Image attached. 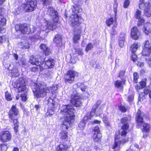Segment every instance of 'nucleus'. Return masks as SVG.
<instances>
[{
  "label": "nucleus",
  "mask_w": 151,
  "mask_h": 151,
  "mask_svg": "<svg viewBox=\"0 0 151 151\" xmlns=\"http://www.w3.org/2000/svg\"><path fill=\"white\" fill-rule=\"evenodd\" d=\"M47 14L50 16L51 20L48 19L45 20L43 25H41L40 28H38L37 29L38 31L40 30L42 31H45L47 29L53 30L57 27V22L59 18L58 13L56 12L53 8L51 7L49 8Z\"/></svg>",
  "instance_id": "1"
},
{
  "label": "nucleus",
  "mask_w": 151,
  "mask_h": 151,
  "mask_svg": "<svg viewBox=\"0 0 151 151\" xmlns=\"http://www.w3.org/2000/svg\"><path fill=\"white\" fill-rule=\"evenodd\" d=\"M60 113L65 116L64 121L62 124V127L63 129H67L70 124L74 121L75 116V110L73 107L69 105L62 106L60 108Z\"/></svg>",
  "instance_id": "2"
},
{
  "label": "nucleus",
  "mask_w": 151,
  "mask_h": 151,
  "mask_svg": "<svg viewBox=\"0 0 151 151\" xmlns=\"http://www.w3.org/2000/svg\"><path fill=\"white\" fill-rule=\"evenodd\" d=\"M45 60V57L44 56H41L40 55L32 56L30 57L29 62L33 65H35L37 66H39L40 71H42L45 68H52L53 67L54 64L53 59L50 58L47 60L45 63V65L44 66V67L43 64Z\"/></svg>",
  "instance_id": "3"
},
{
  "label": "nucleus",
  "mask_w": 151,
  "mask_h": 151,
  "mask_svg": "<svg viewBox=\"0 0 151 151\" xmlns=\"http://www.w3.org/2000/svg\"><path fill=\"white\" fill-rule=\"evenodd\" d=\"M35 88L32 91L34 92V95L37 98L43 97L47 93L50 92V90L52 93L55 92L57 89V86L48 87L41 83L35 84Z\"/></svg>",
  "instance_id": "4"
},
{
  "label": "nucleus",
  "mask_w": 151,
  "mask_h": 151,
  "mask_svg": "<svg viewBox=\"0 0 151 151\" xmlns=\"http://www.w3.org/2000/svg\"><path fill=\"white\" fill-rule=\"evenodd\" d=\"M144 115V113H141L140 111L139 110L137 112L136 118L137 125L136 127L138 128H141L143 132L149 133L150 130V126L148 124L144 122L142 117Z\"/></svg>",
  "instance_id": "5"
},
{
  "label": "nucleus",
  "mask_w": 151,
  "mask_h": 151,
  "mask_svg": "<svg viewBox=\"0 0 151 151\" xmlns=\"http://www.w3.org/2000/svg\"><path fill=\"white\" fill-rule=\"evenodd\" d=\"M82 16L79 14L72 15L70 17L69 23L73 27H78L81 24Z\"/></svg>",
  "instance_id": "6"
},
{
  "label": "nucleus",
  "mask_w": 151,
  "mask_h": 151,
  "mask_svg": "<svg viewBox=\"0 0 151 151\" xmlns=\"http://www.w3.org/2000/svg\"><path fill=\"white\" fill-rule=\"evenodd\" d=\"M79 74L73 70H70L65 76V81L66 83L71 84L74 81V78L78 76Z\"/></svg>",
  "instance_id": "7"
},
{
  "label": "nucleus",
  "mask_w": 151,
  "mask_h": 151,
  "mask_svg": "<svg viewBox=\"0 0 151 151\" xmlns=\"http://www.w3.org/2000/svg\"><path fill=\"white\" fill-rule=\"evenodd\" d=\"M74 93L71 96V102L76 107L80 106L82 104L81 95L78 93H77L76 92Z\"/></svg>",
  "instance_id": "8"
},
{
  "label": "nucleus",
  "mask_w": 151,
  "mask_h": 151,
  "mask_svg": "<svg viewBox=\"0 0 151 151\" xmlns=\"http://www.w3.org/2000/svg\"><path fill=\"white\" fill-rule=\"evenodd\" d=\"M12 135L8 131H3L0 133V140L3 142L9 141L11 139Z\"/></svg>",
  "instance_id": "9"
},
{
  "label": "nucleus",
  "mask_w": 151,
  "mask_h": 151,
  "mask_svg": "<svg viewBox=\"0 0 151 151\" xmlns=\"http://www.w3.org/2000/svg\"><path fill=\"white\" fill-rule=\"evenodd\" d=\"M47 105L49 107L47 112L46 113V116H51L54 113V104L53 100L50 98L47 99Z\"/></svg>",
  "instance_id": "10"
},
{
  "label": "nucleus",
  "mask_w": 151,
  "mask_h": 151,
  "mask_svg": "<svg viewBox=\"0 0 151 151\" xmlns=\"http://www.w3.org/2000/svg\"><path fill=\"white\" fill-rule=\"evenodd\" d=\"M15 29L17 31H19L21 34H26L28 30L27 24L25 23L21 24H16L15 26Z\"/></svg>",
  "instance_id": "11"
},
{
  "label": "nucleus",
  "mask_w": 151,
  "mask_h": 151,
  "mask_svg": "<svg viewBox=\"0 0 151 151\" xmlns=\"http://www.w3.org/2000/svg\"><path fill=\"white\" fill-rule=\"evenodd\" d=\"M119 135H117L116 134L115 136L114 144L112 147V148L113 149H115L116 148H118L120 147L121 144L122 143L123 144L124 143L128 141L127 139H124L122 140V142L120 139H119Z\"/></svg>",
  "instance_id": "12"
},
{
  "label": "nucleus",
  "mask_w": 151,
  "mask_h": 151,
  "mask_svg": "<svg viewBox=\"0 0 151 151\" xmlns=\"http://www.w3.org/2000/svg\"><path fill=\"white\" fill-rule=\"evenodd\" d=\"M131 35L132 39L137 40L140 35V32L136 27H133L131 29Z\"/></svg>",
  "instance_id": "13"
},
{
  "label": "nucleus",
  "mask_w": 151,
  "mask_h": 151,
  "mask_svg": "<svg viewBox=\"0 0 151 151\" xmlns=\"http://www.w3.org/2000/svg\"><path fill=\"white\" fill-rule=\"evenodd\" d=\"M102 109L100 108L97 111L96 114V116H99V117H102L103 121L104 122L105 125L107 126H109L110 124L108 121V119L106 115L104 116V114H102Z\"/></svg>",
  "instance_id": "14"
},
{
  "label": "nucleus",
  "mask_w": 151,
  "mask_h": 151,
  "mask_svg": "<svg viewBox=\"0 0 151 151\" xmlns=\"http://www.w3.org/2000/svg\"><path fill=\"white\" fill-rule=\"evenodd\" d=\"M82 11L81 6L76 4H75L72 6L70 10V12L72 14V15L73 14H78L77 13L80 12Z\"/></svg>",
  "instance_id": "15"
},
{
  "label": "nucleus",
  "mask_w": 151,
  "mask_h": 151,
  "mask_svg": "<svg viewBox=\"0 0 151 151\" xmlns=\"http://www.w3.org/2000/svg\"><path fill=\"white\" fill-rule=\"evenodd\" d=\"M19 113L18 109L15 106H13L9 112V116L11 119H13Z\"/></svg>",
  "instance_id": "16"
},
{
  "label": "nucleus",
  "mask_w": 151,
  "mask_h": 151,
  "mask_svg": "<svg viewBox=\"0 0 151 151\" xmlns=\"http://www.w3.org/2000/svg\"><path fill=\"white\" fill-rule=\"evenodd\" d=\"M141 12L139 10H137L136 12L135 17L137 19H138V25H139L145 22L144 19L142 17H141Z\"/></svg>",
  "instance_id": "17"
},
{
  "label": "nucleus",
  "mask_w": 151,
  "mask_h": 151,
  "mask_svg": "<svg viewBox=\"0 0 151 151\" xmlns=\"http://www.w3.org/2000/svg\"><path fill=\"white\" fill-rule=\"evenodd\" d=\"M144 14L147 17H150L151 16V10L150 9V3L149 2H147L144 4Z\"/></svg>",
  "instance_id": "18"
},
{
  "label": "nucleus",
  "mask_w": 151,
  "mask_h": 151,
  "mask_svg": "<svg viewBox=\"0 0 151 151\" xmlns=\"http://www.w3.org/2000/svg\"><path fill=\"white\" fill-rule=\"evenodd\" d=\"M40 48L41 50L43 51L45 55H48L51 53L50 48L45 44L43 43L41 44L40 46Z\"/></svg>",
  "instance_id": "19"
},
{
  "label": "nucleus",
  "mask_w": 151,
  "mask_h": 151,
  "mask_svg": "<svg viewBox=\"0 0 151 151\" xmlns=\"http://www.w3.org/2000/svg\"><path fill=\"white\" fill-rule=\"evenodd\" d=\"M24 81H22L18 83V87L15 90L16 92L19 93L25 90L26 88L24 85Z\"/></svg>",
  "instance_id": "20"
},
{
  "label": "nucleus",
  "mask_w": 151,
  "mask_h": 151,
  "mask_svg": "<svg viewBox=\"0 0 151 151\" xmlns=\"http://www.w3.org/2000/svg\"><path fill=\"white\" fill-rule=\"evenodd\" d=\"M121 122L124 124L122 126V129H128L129 127L128 124V121L127 117H124L121 119Z\"/></svg>",
  "instance_id": "21"
},
{
  "label": "nucleus",
  "mask_w": 151,
  "mask_h": 151,
  "mask_svg": "<svg viewBox=\"0 0 151 151\" xmlns=\"http://www.w3.org/2000/svg\"><path fill=\"white\" fill-rule=\"evenodd\" d=\"M143 31L146 35H149L151 33V24L150 23H146L144 25Z\"/></svg>",
  "instance_id": "22"
},
{
  "label": "nucleus",
  "mask_w": 151,
  "mask_h": 151,
  "mask_svg": "<svg viewBox=\"0 0 151 151\" xmlns=\"http://www.w3.org/2000/svg\"><path fill=\"white\" fill-rule=\"evenodd\" d=\"M101 103V101H98L96 104L94 105L93 106L90 114H90L89 116L91 117V119L92 117L95 115L96 109L97 108L98 106Z\"/></svg>",
  "instance_id": "23"
},
{
  "label": "nucleus",
  "mask_w": 151,
  "mask_h": 151,
  "mask_svg": "<svg viewBox=\"0 0 151 151\" xmlns=\"http://www.w3.org/2000/svg\"><path fill=\"white\" fill-rule=\"evenodd\" d=\"M61 36L58 35H56L54 39V41L58 46H61L62 45Z\"/></svg>",
  "instance_id": "24"
},
{
  "label": "nucleus",
  "mask_w": 151,
  "mask_h": 151,
  "mask_svg": "<svg viewBox=\"0 0 151 151\" xmlns=\"http://www.w3.org/2000/svg\"><path fill=\"white\" fill-rule=\"evenodd\" d=\"M36 5L37 1L35 0L29 2V12L33 11L36 7Z\"/></svg>",
  "instance_id": "25"
},
{
  "label": "nucleus",
  "mask_w": 151,
  "mask_h": 151,
  "mask_svg": "<svg viewBox=\"0 0 151 151\" xmlns=\"http://www.w3.org/2000/svg\"><path fill=\"white\" fill-rule=\"evenodd\" d=\"M2 10L3 9L0 7V26L2 27L5 25L6 23V19L2 14Z\"/></svg>",
  "instance_id": "26"
},
{
  "label": "nucleus",
  "mask_w": 151,
  "mask_h": 151,
  "mask_svg": "<svg viewBox=\"0 0 151 151\" xmlns=\"http://www.w3.org/2000/svg\"><path fill=\"white\" fill-rule=\"evenodd\" d=\"M70 144L66 145L65 143L62 144H60L58 147L57 150L58 151H62L66 150L70 146Z\"/></svg>",
  "instance_id": "27"
},
{
  "label": "nucleus",
  "mask_w": 151,
  "mask_h": 151,
  "mask_svg": "<svg viewBox=\"0 0 151 151\" xmlns=\"http://www.w3.org/2000/svg\"><path fill=\"white\" fill-rule=\"evenodd\" d=\"M140 44L139 43H134L131 46V50L132 53H135L137 50L140 47Z\"/></svg>",
  "instance_id": "28"
},
{
  "label": "nucleus",
  "mask_w": 151,
  "mask_h": 151,
  "mask_svg": "<svg viewBox=\"0 0 151 151\" xmlns=\"http://www.w3.org/2000/svg\"><path fill=\"white\" fill-rule=\"evenodd\" d=\"M74 86H77L78 87H80L81 91L83 92H86L87 88V86L84 84L80 83H78L75 84Z\"/></svg>",
  "instance_id": "29"
},
{
  "label": "nucleus",
  "mask_w": 151,
  "mask_h": 151,
  "mask_svg": "<svg viewBox=\"0 0 151 151\" xmlns=\"http://www.w3.org/2000/svg\"><path fill=\"white\" fill-rule=\"evenodd\" d=\"M124 83V82L123 81L117 80L115 83V86L117 88H120V90L122 91L123 88L122 85Z\"/></svg>",
  "instance_id": "30"
},
{
  "label": "nucleus",
  "mask_w": 151,
  "mask_h": 151,
  "mask_svg": "<svg viewBox=\"0 0 151 151\" xmlns=\"http://www.w3.org/2000/svg\"><path fill=\"white\" fill-rule=\"evenodd\" d=\"M145 93L147 95L149 94V98L151 99V83L148 86L145 88Z\"/></svg>",
  "instance_id": "31"
},
{
  "label": "nucleus",
  "mask_w": 151,
  "mask_h": 151,
  "mask_svg": "<svg viewBox=\"0 0 151 151\" xmlns=\"http://www.w3.org/2000/svg\"><path fill=\"white\" fill-rule=\"evenodd\" d=\"M101 136L102 135L101 133H99L98 134L94 133L93 136L94 140L95 142H98L100 139Z\"/></svg>",
  "instance_id": "32"
},
{
  "label": "nucleus",
  "mask_w": 151,
  "mask_h": 151,
  "mask_svg": "<svg viewBox=\"0 0 151 151\" xmlns=\"http://www.w3.org/2000/svg\"><path fill=\"white\" fill-rule=\"evenodd\" d=\"M151 51L150 49L147 48H143V50L142 52V55L146 56H148L150 55Z\"/></svg>",
  "instance_id": "33"
},
{
  "label": "nucleus",
  "mask_w": 151,
  "mask_h": 151,
  "mask_svg": "<svg viewBox=\"0 0 151 151\" xmlns=\"http://www.w3.org/2000/svg\"><path fill=\"white\" fill-rule=\"evenodd\" d=\"M13 122L14 123V129L16 132L18 131V128L19 126V122L17 119H13Z\"/></svg>",
  "instance_id": "34"
},
{
  "label": "nucleus",
  "mask_w": 151,
  "mask_h": 151,
  "mask_svg": "<svg viewBox=\"0 0 151 151\" xmlns=\"http://www.w3.org/2000/svg\"><path fill=\"white\" fill-rule=\"evenodd\" d=\"M28 45V41L26 40H24L20 43V47L22 48H27Z\"/></svg>",
  "instance_id": "35"
},
{
  "label": "nucleus",
  "mask_w": 151,
  "mask_h": 151,
  "mask_svg": "<svg viewBox=\"0 0 151 151\" xmlns=\"http://www.w3.org/2000/svg\"><path fill=\"white\" fill-rule=\"evenodd\" d=\"M143 48H147L151 50V45L148 40H146L143 43Z\"/></svg>",
  "instance_id": "36"
},
{
  "label": "nucleus",
  "mask_w": 151,
  "mask_h": 151,
  "mask_svg": "<svg viewBox=\"0 0 151 151\" xmlns=\"http://www.w3.org/2000/svg\"><path fill=\"white\" fill-rule=\"evenodd\" d=\"M81 35V34L80 33L74 35L73 39L74 42L76 43L80 39Z\"/></svg>",
  "instance_id": "37"
},
{
  "label": "nucleus",
  "mask_w": 151,
  "mask_h": 151,
  "mask_svg": "<svg viewBox=\"0 0 151 151\" xmlns=\"http://www.w3.org/2000/svg\"><path fill=\"white\" fill-rule=\"evenodd\" d=\"M61 138L63 139H66L68 137L67 132L65 131H62L60 133Z\"/></svg>",
  "instance_id": "38"
},
{
  "label": "nucleus",
  "mask_w": 151,
  "mask_h": 151,
  "mask_svg": "<svg viewBox=\"0 0 151 151\" xmlns=\"http://www.w3.org/2000/svg\"><path fill=\"white\" fill-rule=\"evenodd\" d=\"M147 94L145 93V89L144 90V92H141L139 94V99L140 101H142L145 99V95Z\"/></svg>",
  "instance_id": "39"
},
{
  "label": "nucleus",
  "mask_w": 151,
  "mask_h": 151,
  "mask_svg": "<svg viewBox=\"0 0 151 151\" xmlns=\"http://www.w3.org/2000/svg\"><path fill=\"white\" fill-rule=\"evenodd\" d=\"M93 45L91 43H88L86 47L85 51L88 52L89 50H91L93 47Z\"/></svg>",
  "instance_id": "40"
},
{
  "label": "nucleus",
  "mask_w": 151,
  "mask_h": 151,
  "mask_svg": "<svg viewBox=\"0 0 151 151\" xmlns=\"http://www.w3.org/2000/svg\"><path fill=\"white\" fill-rule=\"evenodd\" d=\"M5 94L6 100L8 101H11L12 99L11 94L8 91L6 92Z\"/></svg>",
  "instance_id": "41"
},
{
  "label": "nucleus",
  "mask_w": 151,
  "mask_h": 151,
  "mask_svg": "<svg viewBox=\"0 0 151 151\" xmlns=\"http://www.w3.org/2000/svg\"><path fill=\"white\" fill-rule=\"evenodd\" d=\"M86 123L82 121L80 122L78 125V127L80 130H83L85 128Z\"/></svg>",
  "instance_id": "42"
},
{
  "label": "nucleus",
  "mask_w": 151,
  "mask_h": 151,
  "mask_svg": "<svg viewBox=\"0 0 151 151\" xmlns=\"http://www.w3.org/2000/svg\"><path fill=\"white\" fill-rule=\"evenodd\" d=\"M144 0H139V7L140 9H142L145 7Z\"/></svg>",
  "instance_id": "43"
},
{
  "label": "nucleus",
  "mask_w": 151,
  "mask_h": 151,
  "mask_svg": "<svg viewBox=\"0 0 151 151\" xmlns=\"http://www.w3.org/2000/svg\"><path fill=\"white\" fill-rule=\"evenodd\" d=\"M90 114L89 113H88L87 114L83 117L82 121L86 123V121L89 120H90L91 119V117L89 116Z\"/></svg>",
  "instance_id": "44"
},
{
  "label": "nucleus",
  "mask_w": 151,
  "mask_h": 151,
  "mask_svg": "<svg viewBox=\"0 0 151 151\" xmlns=\"http://www.w3.org/2000/svg\"><path fill=\"white\" fill-rule=\"evenodd\" d=\"M75 52L76 53L78 54L79 55H83V50L81 48H77L76 49Z\"/></svg>",
  "instance_id": "45"
},
{
  "label": "nucleus",
  "mask_w": 151,
  "mask_h": 151,
  "mask_svg": "<svg viewBox=\"0 0 151 151\" xmlns=\"http://www.w3.org/2000/svg\"><path fill=\"white\" fill-rule=\"evenodd\" d=\"M114 19L113 18H111L107 20L106 21V25L108 26H110L113 22Z\"/></svg>",
  "instance_id": "46"
},
{
  "label": "nucleus",
  "mask_w": 151,
  "mask_h": 151,
  "mask_svg": "<svg viewBox=\"0 0 151 151\" xmlns=\"http://www.w3.org/2000/svg\"><path fill=\"white\" fill-rule=\"evenodd\" d=\"M35 29V27L34 26L32 25H30L29 29V33H34Z\"/></svg>",
  "instance_id": "47"
},
{
  "label": "nucleus",
  "mask_w": 151,
  "mask_h": 151,
  "mask_svg": "<svg viewBox=\"0 0 151 151\" xmlns=\"http://www.w3.org/2000/svg\"><path fill=\"white\" fill-rule=\"evenodd\" d=\"M134 81L137 83V79L139 78L138 74L136 72L134 73L133 74Z\"/></svg>",
  "instance_id": "48"
},
{
  "label": "nucleus",
  "mask_w": 151,
  "mask_h": 151,
  "mask_svg": "<svg viewBox=\"0 0 151 151\" xmlns=\"http://www.w3.org/2000/svg\"><path fill=\"white\" fill-rule=\"evenodd\" d=\"M146 80L145 79V81H142L140 82V85L141 86V89L144 88L146 85Z\"/></svg>",
  "instance_id": "49"
},
{
  "label": "nucleus",
  "mask_w": 151,
  "mask_h": 151,
  "mask_svg": "<svg viewBox=\"0 0 151 151\" xmlns=\"http://www.w3.org/2000/svg\"><path fill=\"white\" fill-rule=\"evenodd\" d=\"M130 1L129 0H125L124 4V7L126 8L128 7L129 5Z\"/></svg>",
  "instance_id": "50"
},
{
  "label": "nucleus",
  "mask_w": 151,
  "mask_h": 151,
  "mask_svg": "<svg viewBox=\"0 0 151 151\" xmlns=\"http://www.w3.org/2000/svg\"><path fill=\"white\" fill-rule=\"evenodd\" d=\"M132 60L134 62H135L137 59V56L134 53H132L131 57Z\"/></svg>",
  "instance_id": "51"
},
{
  "label": "nucleus",
  "mask_w": 151,
  "mask_h": 151,
  "mask_svg": "<svg viewBox=\"0 0 151 151\" xmlns=\"http://www.w3.org/2000/svg\"><path fill=\"white\" fill-rule=\"evenodd\" d=\"M6 41V36H0V44L4 43Z\"/></svg>",
  "instance_id": "52"
},
{
  "label": "nucleus",
  "mask_w": 151,
  "mask_h": 151,
  "mask_svg": "<svg viewBox=\"0 0 151 151\" xmlns=\"http://www.w3.org/2000/svg\"><path fill=\"white\" fill-rule=\"evenodd\" d=\"M22 7L24 8L23 10L24 11L27 12L28 11V6L27 3L26 4H24L22 5Z\"/></svg>",
  "instance_id": "53"
},
{
  "label": "nucleus",
  "mask_w": 151,
  "mask_h": 151,
  "mask_svg": "<svg viewBox=\"0 0 151 151\" xmlns=\"http://www.w3.org/2000/svg\"><path fill=\"white\" fill-rule=\"evenodd\" d=\"M127 129H122L123 131L121 132V135L122 137H124L125 136L127 133L126 130Z\"/></svg>",
  "instance_id": "54"
},
{
  "label": "nucleus",
  "mask_w": 151,
  "mask_h": 151,
  "mask_svg": "<svg viewBox=\"0 0 151 151\" xmlns=\"http://www.w3.org/2000/svg\"><path fill=\"white\" fill-rule=\"evenodd\" d=\"M94 133H96V134L101 133L100 132V130L99 129V128L98 127H95L94 129Z\"/></svg>",
  "instance_id": "55"
},
{
  "label": "nucleus",
  "mask_w": 151,
  "mask_h": 151,
  "mask_svg": "<svg viewBox=\"0 0 151 151\" xmlns=\"http://www.w3.org/2000/svg\"><path fill=\"white\" fill-rule=\"evenodd\" d=\"M116 0H114V2H115V3L114 5V10L115 13L117 11L116 9L117 7L118 6V4L116 3Z\"/></svg>",
  "instance_id": "56"
},
{
  "label": "nucleus",
  "mask_w": 151,
  "mask_h": 151,
  "mask_svg": "<svg viewBox=\"0 0 151 151\" xmlns=\"http://www.w3.org/2000/svg\"><path fill=\"white\" fill-rule=\"evenodd\" d=\"M119 45L121 47H122L124 45V40H119Z\"/></svg>",
  "instance_id": "57"
},
{
  "label": "nucleus",
  "mask_w": 151,
  "mask_h": 151,
  "mask_svg": "<svg viewBox=\"0 0 151 151\" xmlns=\"http://www.w3.org/2000/svg\"><path fill=\"white\" fill-rule=\"evenodd\" d=\"M120 110L122 112H125L126 111V109L123 106H121L119 107Z\"/></svg>",
  "instance_id": "58"
},
{
  "label": "nucleus",
  "mask_w": 151,
  "mask_h": 151,
  "mask_svg": "<svg viewBox=\"0 0 151 151\" xmlns=\"http://www.w3.org/2000/svg\"><path fill=\"white\" fill-rule=\"evenodd\" d=\"M134 96L133 95H131L128 97V101L130 103L132 102Z\"/></svg>",
  "instance_id": "59"
},
{
  "label": "nucleus",
  "mask_w": 151,
  "mask_h": 151,
  "mask_svg": "<svg viewBox=\"0 0 151 151\" xmlns=\"http://www.w3.org/2000/svg\"><path fill=\"white\" fill-rule=\"evenodd\" d=\"M51 0H45L43 1V4L46 5L47 4H50L51 3Z\"/></svg>",
  "instance_id": "60"
},
{
  "label": "nucleus",
  "mask_w": 151,
  "mask_h": 151,
  "mask_svg": "<svg viewBox=\"0 0 151 151\" xmlns=\"http://www.w3.org/2000/svg\"><path fill=\"white\" fill-rule=\"evenodd\" d=\"M124 35H125L124 33H122L120 34L119 36V40H124Z\"/></svg>",
  "instance_id": "61"
},
{
  "label": "nucleus",
  "mask_w": 151,
  "mask_h": 151,
  "mask_svg": "<svg viewBox=\"0 0 151 151\" xmlns=\"http://www.w3.org/2000/svg\"><path fill=\"white\" fill-rule=\"evenodd\" d=\"M22 100L23 101H25L27 100L26 96L25 94H22L21 96Z\"/></svg>",
  "instance_id": "62"
},
{
  "label": "nucleus",
  "mask_w": 151,
  "mask_h": 151,
  "mask_svg": "<svg viewBox=\"0 0 151 151\" xmlns=\"http://www.w3.org/2000/svg\"><path fill=\"white\" fill-rule=\"evenodd\" d=\"M146 60L147 62H148V65L151 68V60L149 58H146Z\"/></svg>",
  "instance_id": "63"
},
{
  "label": "nucleus",
  "mask_w": 151,
  "mask_h": 151,
  "mask_svg": "<svg viewBox=\"0 0 151 151\" xmlns=\"http://www.w3.org/2000/svg\"><path fill=\"white\" fill-rule=\"evenodd\" d=\"M137 65L138 66L142 67L144 65V63L142 62H138L137 63Z\"/></svg>",
  "instance_id": "64"
}]
</instances>
